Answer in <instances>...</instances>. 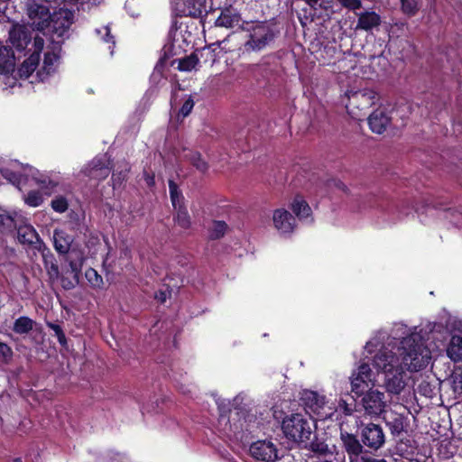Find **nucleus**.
I'll list each match as a JSON object with an SVG mask.
<instances>
[{"instance_id": "obj_5", "label": "nucleus", "mask_w": 462, "mask_h": 462, "mask_svg": "<svg viewBox=\"0 0 462 462\" xmlns=\"http://www.w3.org/2000/svg\"><path fill=\"white\" fill-rule=\"evenodd\" d=\"M300 399L306 410L316 415L319 420L331 418L337 411L334 402L328 401L324 395H320L314 391L304 390L301 393Z\"/></svg>"}, {"instance_id": "obj_42", "label": "nucleus", "mask_w": 462, "mask_h": 462, "mask_svg": "<svg viewBox=\"0 0 462 462\" xmlns=\"http://www.w3.org/2000/svg\"><path fill=\"white\" fill-rule=\"evenodd\" d=\"M12 356V349L9 346L0 342V357L7 360Z\"/></svg>"}, {"instance_id": "obj_22", "label": "nucleus", "mask_w": 462, "mask_h": 462, "mask_svg": "<svg viewBox=\"0 0 462 462\" xmlns=\"http://www.w3.org/2000/svg\"><path fill=\"white\" fill-rule=\"evenodd\" d=\"M16 227L13 214L0 207V236L11 234Z\"/></svg>"}, {"instance_id": "obj_33", "label": "nucleus", "mask_w": 462, "mask_h": 462, "mask_svg": "<svg viewBox=\"0 0 462 462\" xmlns=\"http://www.w3.org/2000/svg\"><path fill=\"white\" fill-rule=\"evenodd\" d=\"M23 199L25 204L32 208L39 207L43 202L42 194L35 190L30 191Z\"/></svg>"}, {"instance_id": "obj_34", "label": "nucleus", "mask_w": 462, "mask_h": 462, "mask_svg": "<svg viewBox=\"0 0 462 462\" xmlns=\"http://www.w3.org/2000/svg\"><path fill=\"white\" fill-rule=\"evenodd\" d=\"M51 206L55 212L64 213L69 208V203L65 197L56 196L51 200Z\"/></svg>"}, {"instance_id": "obj_14", "label": "nucleus", "mask_w": 462, "mask_h": 462, "mask_svg": "<svg viewBox=\"0 0 462 462\" xmlns=\"http://www.w3.org/2000/svg\"><path fill=\"white\" fill-rule=\"evenodd\" d=\"M109 161L106 155L95 158L89 165L82 170V172L91 179L103 180L110 173Z\"/></svg>"}, {"instance_id": "obj_53", "label": "nucleus", "mask_w": 462, "mask_h": 462, "mask_svg": "<svg viewBox=\"0 0 462 462\" xmlns=\"http://www.w3.org/2000/svg\"><path fill=\"white\" fill-rule=\"evenodd\" d=\"M16 462H21V460H16Z\"/></svg>"}, {"instance_id": "obj_49", "label": "nucleus", "mask_w": 462, "mask_h": 462, "mask_svg": "<svg viewBox=\"0 0 462 462\" xmlns=\"http://www.w3.org/2000/svg\"><path fill=\"white\" fill-rule=\"evenodd\" d=\"M308 5H310L312 7H315L319 5V0H305Z\"/></svg>"}, {"instance_id": "obj_47", "label": "nucleus", "mask_w": 462, "mask_h": 462, "mask_svg": "<svg viewBox=\"0 0 462 462\" xmlns=\"http://www.w3.org/2000/svg\"><path fill=\"white\" fill-rule=\"evenodd\" d=\"M364 462H386L384 459H376V458H363Z\"/></svg>"}, {"instance_id": "obj_4", "label": "nucleus", "mask_w": 462, "mask_h": 462, "mask_svg": "<svg viewBox=\"0 0 462 462\" xmlns=\"http://www.w3.org/2000/svg\"><path fill=\"white\" fill-rule=\"evenodd\" d=\"M246 39L243 45L244 52H257L265 49L273 40L272 28L264 23H247L245 29Z\"/></svg>"}, {"instance_id": "obj_2", "label": "nucleus", "mask_w": 462, "mask_h": 462, "mask_svg": "<svg viewBox=\"0 0 462 462\" xmlns=\"http://www.w3.org/2000/svg\"><path fill=\"white\" fill-rule=\"evenodd\" d=\"M26 8L32 26L39 31L51 26L59 36H62L72 23L73 14L69 10L61 9L51 15L47 6L35 0H27Z\"/></svg>"}, {"instance_id": "obj_1", "label": "nucleus", "mask_w": 462, "mask_h": 462, "mask_svg": "<svg viewBox=\"0 0 462 462\" xmlns=\"http://www.w3.org/2000/svg\"><path fill=\"white\" fill-rule=\"evenodd\" d=\"M372 355V365L361 363L351 374V391L357 406L370 418L381 417L389 405L388 396H398L410 381L408 373L425 368L432 350L425 346L417 328L402 323L393 326L391 335L378 331L365 346Z\"/></svg>"}, {"instance_id": "obj_46", "label": "nucleus", "mask_w": 462, "mask_h": 462, "mask_svg": "<svg viewBox=\"0 0 462 462\" xmlns=\"http://www.w3.org/2000/svg\"><path fill=\"white\" fill-rule=\"evenodd\" d=\"M156 299L161 302H165L167 295L164 291H160L158 294H156Z\"/></svg>"}, {"instance_id": "obj_10", "label": "nucleus", "mask_w": 462, "mask_h": 462, "mask_svg": "<svg viewBox=\"0 0 462 462\" xmlns=\"http://www.w3.org/2000/svg\"><path fill=\"white\" fill-rule=\"evenodd\" d=\"M250 454L256 460L274 462L278 458V450L270 440H258L250 446Z\"/></svg>"}, {"instance_id": "obj_20", "label": "nucleus", "mask_w": 462, "mask_h": 462, "mask_svg": "<svg viewBox=\"0 0 462 462\" xmlns=\"http://www.w3.org/2000/svg\"><path fill=\"white\" fill-rule=\"evenodd\" d=\"M73 239L63 230L55 229L53 233V244L55 250L60 254H65L69 252Z\"/></svg>"}, {"instance_id": "obj_36", "label": "nucleus", "mask_w": 462, "mask_h": 462, "mask_svg": "<svg viewBox=\"0 0 462 462\" xmlns=\"http://www.w3.org/2000/svg\"><path fill=\"white\" fill-rule=\"evenodd\" d=\"M176 221L177 224L184 229L189 228L191 225L189 215L188 214L187 210L182 209L181 208H179L178 209Z\"/></svg>"}, {"instance_id": "obj_28", "label": "nucleus", "mask_w": 462, "mask_h": 462, "mask_svg": "<svg viewBox=\"0 0 462 462\" xmlns=\"http://www.w3.org/2000/svg\"><path fill=\"white\" fill-rule=\"evenodd\" d=\"M402 11L408 15H415L420 10L421 0H400Z\"/></svg>"}, {"instance_id": "obj_8", "label": "nucleus", "mask_w": 462, "mask_h": 462, "mask_svg": "<svg viewBox=\"0 0 462 462\" xmlns=\"http://www.w3.org/2000/svg\"><path fill=\"white\" fill-rule=\"evenodd\" d=\"M60 46L58 42L53 43L51 46H48L44 50L43 62L40 69L37 71V75L41 80H45L51 74L56 71L59 65Z\"/></svg>"}, {"instance_id": "obj_6", "label": "nucleus", "mask_w": 462, "mask_h": 462, "mask_svg": "<svg viewBox=\"0 0 462 462\" xmlns=\"http://www.w3.org/2000/svg\"><path fill=\"white\" fill-rule=\"evenodd\" d=\"M1 172L5 179L17 186L19 189L21 183L23 180H28L29 178L40 184H43L45 182V180L40 176L39 171L29 165L24 166L19 163H14L12 169H2Z\"/></svg>"}, {"instance_id": "obj_43", "label": "nucleus", "mask_w": 462, "mask_h": 462, "mask_svg": "<svg viewBox=\"0 0 462 462\" xmlns=\"http://www.w3.org/2000/svg\"><path fill=\"white\" fill-rule=\"evenodd\" d=\"M453 387L456 392L462 393V371L454 375Z\"/></svg>"}, {"instance_id": "obj_25", "label": "nucleus", "mask_w": 462, "mask_h": 462, "mask_svg": "<svg viewBox=\"0 0 462 462\" xmlns=\"http://www.w3.org/2000/svg\"><path fill=\"white\" fill-rule=\"evenodd\" d=\"M228 230V226L226 222L220 220H214L208 228V236L212 240L222 238Z\"/></svg>"}, {"instance_id": "obj_45", "label": "nucleus", "mask_w": 462, "mask_h": 462, "mask_svg": "<svg viewBox=\"0 0 462 462\" xmlns=\"http://www.w3.org/2000/svg\"><path fill=\"white\" fill-rule=\"evenodd\" d=\"M145 181H146V184L150 187L154 185V175L145 173Z\"/></svg>"}, {"instance_id": "obj_35", "label": "nucleus", "mask_w": 462, "mask_h": 462, "mask_svg": "<svg viewBox=\"0 0 462 462\" xmlns=\"http://www.w3.org/2000/svg\"><path fill=\"white\" fill-rule=\"evenodd\" d=\"M86 278L88 282L95 288H100L103 284L102 277L97 273V272L92 268H89L86 271Z\"/></svg>"}, {"instance_id": "obj_24", "label": "nucleus", "mask_w": 462, "mask_h": 462, "mask_svg": "<svg viewBox=\"0 0 462 462\" xmlns=\"http://www.w3.org/2000/svg\"><path fill=\"white\" fill-rule=\"evenodd\" d=\"M291 209L300 219L308 218L311 212L309 204L300 196L294 198Z\"/></svg>"}, {"instance_id": "obj_23", "label": "nucleus", "mask_w": 462, "mask_h": 462, "mask_svg": "<svg viewBox=\"0 0 462 462\" xmlns=\"http://www.w3.org/2000/svg\"><path fill=\"white\" fill-rule=\"evenodd\" d=\"M447 356L455 363L462 361V336H453L447 347Z\"/></svg>"}, {"instance_id": "obj_50", "label": "nucleus", "mask_w": 462, "mask_h": 462, "mask_svg": "<svg viewBox=\"0 0 462 462\" xmlns=\"http://www.w3.org/2000/svg\"><path fill=\"white\" fill-rule=\"evenodd\" d=\"M51 269L53 272H55V273H58V266H57L56 264L51 263Z\"/></svg>"}, {"instance_id": "obj_32", "label": "nucleus", "mask_w": 462, "mask_h": 462, "mask_svg": "<svg viewBox=\"0 0 462 462\" xmlns=\"http://www.w3.org/2000/svg\"><path fill=\"white\" fill-rule=\"evenodd\" d=\"M306 447L309 445V448L313 451L314 453L319 454V455H326L329 453L328 446L320 439H314L310 442L308 441L307 444H305Z\"/></svg>"}, {"instance_id": "obj_41", "label": "nucleus", "mask_w": 462, "mask_h": 462, "mask_svg": "<svg viewBox=\"0 0 462 462\" xmlns=\"http://www.w3.org/2000/svg\"><path fill=\"white\" fill-rule=\"evenodd\" d=\"M194 106V101L191 97H189L184 104L182 105L180 113L182 116H187L191 112L192 108Z\"/></svg>"}, {"instance_id": "obj_21", "label": "nucleus", "mask_w": 462, "mask_h": 462, "mask_svg": "<svg viewBox=\"0 0 462 462\" xmlns=\"http://www.w3.org/2000/svg\"><path fill=\"white\" fill-rule=\"evenodd\" d=\"M341 439L343 441L344 448L351 461L353 460V457H358L363 451V446L360 444L359 440L352 434L342 433Z\"/></svg>"}, {"instance_id": "obj_17", "label": "nucleus", "mask_w": 462, "mask_h": 462, "mask_svg": "<svg viewBox=\"0 0 462 462\" xmlns=\"http://www.w3.org/2000/svg\"><path fill=\"white\" fill-rule=\"evenodd\" d=\"M240 23L241 16L239 13L233 7H229L221 11L215 23L219 27L235 28L239 27Z\"/></svg>"}, {"instance_id": "obj_11", "label": "nucleus", "mask_w": 462, "mask_h": 462, "mask_svg": "<svg viewBox=\"0 0 462 462\" xmlns=\"http://www.w3.org/2000/svg\"><path fill=\"white\" fill-rule=\"evenodd\" d=\"M34 51L19 68L16 74L21 78H28L36 69L40 62V52L44 49V41L41 37H35L33 42Z\"/></svg>"}, {"instance_id": "obj_30", "label": "nucleus", "mask_w": 462, "mask_h": 462, "mask_svg": "<svg viewBox=\"0 0 462 462\" xmlns=\"http://www.w3.org/2000/svg\"><path fill=\"white\" fill-rule=\"evenodd\" d=\"M199 63V59L195 54H191L181 59L179 62V69L183 71H190L195 69Z\"/></svg>"}, {"instance_id": "obj_37", "label": "nucleus", "mask_w": 462, "mask_h": 462, "mask_svg": "<svg viewBox=\"0 0 462 462\" xmlns=\"http://www.w3.org/2000/svg\"><path fill=\"white\" fill-rule=\"evenodd\" d=\"M169 188H170V194H171L172 206L174 207V208H181V205H180L181 195L178 190L177 185L172 180H170Z\"/></svg>"}, {"instance_id": "obj_16", "label": "nucleus", "mask_w": 462, "mask_h": 462, "mask_svg": "<svg viewBox=\"0 0 462 462\" xmlns=\"http://www.w3.org/2000/svg\"><path fill=\"white\" fill-rule=\"evenodd\" d=\"M18 241L26 245H30L39 251L44 246L35 228L30 224L20 225L17 227Z\"/></svg>"}, {"instance_id": "obj_19", "label": "nucleus", "mask_w": 462, "mask_h": 462, "mask_svg": "<svg viewBox=\"0 0 462 462\" xmlns=\"http://www.w3.org/2000/svg\"><path fill=\"white\" fill-rule=\"evenodd\" d=\"M389 117L382 109L373 112L368 117L370 129L375 134H382L389 124Z\"/></svg>"}, {"instance_id": "obj_12", "label": "nucleus", "mask_w": 462, "mask_h": 462, "mask_svg": "<svg viewBox=\"0 0 462 462\" xmlns=\"http://www.w3.org/2000/svg\"><path fill=\"white\" fill-rule=\"evenodd\" d=\"M14 58L7 49H0V80L5 85L14 87L15 84Z\"/></svg>"}, {"instance_id": "obj_9", "label": "nucleus", "mask_w": 462, "mask_h": 462, "mask_svg": "<svg viewBox=\"0 0 462 462\" xmlns=\"http://www.w3.org/2000/svg\"><path fill=\"white\" fill-rule=\"evenodd\" d=\"M171 5L179 15L199 17L207 12V0H171Z\"/></svg>"}, {"instance_id": "obj_3", "label": "nucleus", "mask_w": 462, "mask_h": 462, "mask_svg": "<svg viewBox=\"0 0 462 462\" xmlns=\"http://www.w3.org/2000/svg\"><path fill=\"white\" fill-rule=\"evenodd\" d=\"M313 426V420L306 414L292 413L283 419L282 430L288 439L307 444L312 435Z\"/></svg>"}, {"instance_id": "obj_51", "label": "nucleus", "mask_w": 462, "mask_h": 462, "mask_svg": "<svg viewBox=\"0 0 462 462\" xmlns=\"http://www.w3.org/2000/svg\"><path fill=\"white\" fill-rule=\"evenodd\" d=\"M319 462H332V461L328 460V459H321V460H319Z\"/></svg>"}, {"instance_id": "obj_38", "label": "nucleus", "mask_w": 462, "mask_h": 462, "mask_svg": "<svg viewBox=\"0 0 462 462\" xmlns=\"http://www.w3.org/2000/svg\"><path fill=\"white\" fill-rule=\"evenodd\" d=\"M432 334V338L442 341L448 335L447 328L440 324H434L430 329Z\"/></svg>"}, {"instance_id": "obj_40", "label": "nucleus", "mask_w": 462, "mask_h": 462, "mask_svg": "<svg viewBox=\"0 0 462 462\" xmlns=\"http://www.w3.org/2000/svg\"><path fill=\"white\" fill-rule=\"evenodd\" d=\"M344 7L356 11L359 9L362 5L360 0H337Z\"/></svg>"}, {"instance_id": "obj_7", "label": "nucleus", "mask_w": 462, "mask_h": 462, "mask_svg": "<svg viewBox=\"0 0 462 462\" xmlns=\"http://www.w3.org/2000/svg\"><path fill=\"white\" fill-rule=\"evenodd\" d=\"M376 100V94L370 89L356 92L349 97L346 108L353 117L360 119L361 111L367 110Z\"/></svg>"}, {"instance_id": "obj_29", "label": "nucleus", "mask_w": 462, "mask_h": 462, "mask_svg": "<svg viewBox=\"0 0 462 462\" xmlns=\"http://www.w3.org/2000/svg\"><path fill=\"white\" fill-rule=\"evenodd\" d=\"M97 34L104 41V42L108 44V49L112 50L115 46L114 36L111 35V31L108 26H103L99 29L96 30ZM113 54V51H110Z\"/></svg>"}, {"instance_id": "obj_52", "label": "nucleus", "mask_w": 462, "mask_h": 462, "mask_svg": "<svg viewBox=\"0 0 462 462\" xmlns=\"http://www.w3.org/2000/svg\"><path fill=\"white\" fill-rule=\"evenodd\" d=\"M62 337H64V335H61V336L60 337V341H61V338H62Z\"/></svg>"}, {"instance_id": "obj_15", "label": "nucleus", "mask_w": 462, "mask_h": 462, "mask_svg": "<svg viewBox=\"0 0 462 462\" xmlns=\"http://www.w3.org/2000/svg\"><path fill=\"white\" fill-rule=\"evenodd\" d=\"M273 224L281 234L291 233L296 226L295 218L285 208H277L273 213Z\"/></svg>"}, {"instance_id": "obj_13", "label": "nucleus", "mask_w": 462, "mask_h": 462, "mask_svg": "<svg viewBox=\"0 0 462 462\" xmlns=\"http://www.w3.org/2000/svg\"><path fill=\"white\" fill-rule=\"evenodd\" d=\"M362 440L370 448H380L385 442L383 428L378 424L368 423L362 430Z\"/></svg>"}, {"instance_id": "obj_18", "label": "nucleus", "mask_w": 462, "mask_h": 462, "mask_svg": "<svg viewBox=\"0 0 462 462\" xmlns=\"http://www.w3.org/2000/svg\"><path fill=\"white\" fill-rule=\"evenodd\" d=\"M358 20L356 30L370 31L378 27L381 23V17L374 11H366L357 14Z\"/></svg>"}, {"instance_id": "obj_26", "label": "nucleus", "mask_w": 462, "mask_h": 462, "mask_svg": "<svg viewBox=\"0 0 462 462\" xmlns=\"http://www.w3.org/2000/svg\"><path fill=\"white\" fill-rule=\"evenodd\" d=\"M34 325V321L25 316L18 318L13 327V330L17 334H26L30 332Z\"/></svg>"}, {"instance_id": "obj_48", "label": "nucleus", "mask_w": 462, "mask_h": 462, "mask_svg": "<svg viewBox=\"0 0 462 462\" xmlns=\"http://www.w3.org/2000/svg\"><path fill=\"white\" fill-rule=\"evenodd\" d=\"M69 265L73 272H78L80 266V264L79 265L77 263L74 262H70Z\"/></svg>"}, {"instance_id": "obj_27", "label": "nucleus", "mask_w": 462, "mask_h": 462, "mask_svg": "<svg viewBox=\"0 0 462 462\" xmlns=\"http://www.w3.org/2000/svg\"><path fill=\"white\" fill-rule=\"evenodd\" d=\"M404 418L400 414H394L393 418H385L386 425L393 435H398L404 430Z\"/></svg>"}, {"instance_id": "obj_31", "label": "nucleus", "mask_w": 462, "mask_h": 462, "mask_svg": "<svg viewBox=\"0 0 462 462\" xmlns=\"http://www.w3.org/2000/svg\"><path fill=\"white\" fill-rule=\"evenodd\" d=\"M190 163L201 172H205L208 170V163L201 158L199 152H191L188 155Z\"/></svg>"}, {"instance_id": "obj_44", "label": "nucleus", "mask_w": 462, "mask_h": 462, "mask_svg": "<svg viewBox=\"0 0 462 462\" xmlns=\"http://www.w3.org/2000/svg\"><path fill=\"white\" fill-rule=\"evenodd\" d=\"M338 406L343 410L346 415H350L353 411L352 408L343 400L339 401Z\"/></svg>"}, {"instance_id": "obj_39", "label": "nucleus", "mask_w": 462, "mask_h": 462, "mask_svg": "<svg viewBox=\"0 0 462 462\" xmlns=\"http://www.w3.org/2000/svg\"><path fill=\"white\" fill-rule=\"evenodd\" d=\"M128 171H129V167L127 164H125L122 171L113 173L112 180H113L114 186L121 184V182L125 180Z\"/></svg>"}]
</instances>
